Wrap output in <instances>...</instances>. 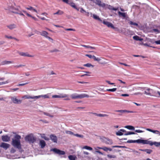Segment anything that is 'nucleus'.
<instances>
[{"instance_id":"f257e3e1","label":"nucleus","mask_w":160,"mask_h":160,"mask_svg":"<svg viewBox=\"0 0 160 160\" xmlns=\"http://www.w3.org/2000/svg\"><path fill=\"white\" fill-rule=\"evenodd\" d=\"M13 134H16L12 139V145L15 148L19 149L21 148V145L20 142L21 136L18 134H16V133L13 132Z\"/></svg>"},{"instance_id":"f03ea898","label":"nucleus","mask_w":160,"mask_h":160,"mask_svg":"<svg viewBox=\"0 0 160 160\" xmlns=\"http://www.w3.org/2000/svg\"><path fill=\"white\" fill-rule=\"evenodd\" d=\"M5 9L8 10L10 12L13 13L19 14L21 16H24L22 12L21 11L20 8L19 7L14 8L13 6L9 5L7 7L5 8Z\"/></svg>"},{"instance_id":"7ed1b4c3","label":"nucleus","mask_w":160,"mask_h":160,"mask_svg":"<svg viewBox=\"0 0 160 160\" xmlns=\"http://www.w3.org/2000/svg\"><path fill=\"white\" fill-rule=\"evenodd\" d=\"M70 97L72 99H76L78 98L81 99L85 97L89 98V96L88 95L85 93L78 94L75 93L71 94L70 95Z\"/></svg>"},{"instance_id":"20e7f679","label":"nucleus","mask_w":160,"mask_h":160,"mask_svg":"<svg viewBox=\"0 0 160 160\" xmlns=\"http://www.w3.org/2000/svg\"><path fill=\"white\" fill-rule=\"evenodd\" d=\"M25 139L26 142L32 143L35 142L36 140V138L34 137L32 134L26 136L25 138Z\"/></svg>"},{"instance_id":"39448f33","label":"nucleus","mask_w":160,"mask_h":160,"mask_svg":"<svg viewBox=\"0 0 160 160\" xmlns=\"http://www.w3.org/2000/svg\"><path fill=\"white\" fill-rule=\"evenodd\" d=\"M145 144H149L150 146L155 145L156 147H158L160 145V142H153L152 141L145 140Z\"/></svg>"},{"instance_id":"423d86ee","label":"nucleus","mask_w":160,"mask_h":160,"mask_svg":"<svg viewBox=\"0 0 160 160\" xmlns=\"http://www.w3.org/2000/svg\"><path fill=\"white\" fill-rule=\"evenodd\" d=\"M145 140H142L141 139H138L137 140H128L126 142L127 143H142L145 144Z\"/></svg>"},{"instance_id":"0eeeda50","label":"nucleus","mask_w":160,"mask_h":160,"mask_svg":"<svg viewBox=\"0 0 160 160\" xmlns=\"http://www.w3.org/2000/svg\"><path fill=\"white\" fill-rule=\"evenodd\" d=\"M144 93L147 95H148L151 96H154L156 94V93L155 92H153L152 89H151L150 88H148L146 90V91H144Z\"/></svg>"},{"instance_id":"6e6552de","label":"nucleus","mask_w":160,"mask_h":160,"mask_svg":"<svg viewBox=\"0 0 160 160\" xmlns=\"http://www.w3.org/2000/svg\"><path fill=\"white\" fill-rule=\"evenodd\" d=\"M12 101L15 104H20L22 102V100L17 99L16 97H10Z\"/></svg>"},{"instance_id":"1a4fd4ad","label":"nucleus","mask_w":160,"mask_h":160,"mask_svg":"<svg viewBox=\"0 0 160 160\" xmlns=\"http://www.w3.org/2000/svg\"><path fill=\"white\" fill-rule=\"evenodd\" d=\"M52 151L55 153L59 155H64L65 153L64 151H61L56 148H53L52 149Z\"/></svg>"},{"instance_id":"9d476101","label":"nucleus","mask_w":160,"mask_h":160,"mask_svg":"<svg viewBox=\"0 0 160 160\" xmlns=\"http://www.w3.org/2000/svg\"><path fill=\"white\" fill-rule=\"evenodd\" d=\"M96 4L98 5L100 7L104 8L105 7L106 4L103 2H102L100 0H94L93 1Z\"/></svg>"},{"instance_id":"9b49d317","label":"nucleus","mask_w":160,"mask_h":160,"mask_svg":"<svg viewBox=\"0 0 160 160\" xmlns=\"http://www.w3.org/2000/svg\"><path fill=\"white\" fill-rule=\"evenodd\" d=\"M68 95L67 94H61L60 95H54L52 96V98H63L68 97Z\"/></svg>"},{"instance_id":"f8f14e48","label":"nucleus","mask_w":160,"mask_h":160,"mask_svg":"<svg viewBox=\"0 0 160 160\" xmlns=\"http://www.w3.org/2000/svg\"><path fill=\"white\" fill-rule=\"evenodd\" d=\"M115 112H119L120 113L118 114L119 116H121L122 115V114L124 113H133V112L132 111H128L126 110H115Z\"/></svg>"},{"instance_id":"ddd939ff","label":"nucleus","mask_w":160,"mask_h":160,"mask_svg":"<svg viewBox=\"0 0 160 160\" xmlns=\"http://www.w3.org/2000/svg\"><path fill=\"white\" fill-rule=\"evenodd\" d=\"M50 139L54 142L57 143L58 141L57 137L54 134H51L50 135Z\"/></svg>"},{"instance_id":"4468645a","label":"nucleus","mask_w":160,"mask_h":160,"mask_svg":"<svg viewBox=\"0 0 160 160\" xmlns=\"http://www.w3.org/2000/svg\"><path fill=\"white\" fill-rule=\"evenodd\" d=\"M102 23L106 25L108 27H111L113 29L115 28V27L113 26V25L110 22H109L105 21L104 20L102 22Z\"/></svg>"},{"instance_id":"2eb2a0df","label":"nucleus","mask_w":160,"mask_h":160,"mask_svg":"<svg viewBox=\"0 0 160 160\" xmlns=\"http://www.w3.org/2000/svg\"><path fill=\"white\" fill-rule=\"evenodd\" d=\"M106 7L108 8V9H109L110 10L112 11V10H114L115 11H116L119 8L117 7V8H114L113 7L110 5H108V4H106Z\"/></svg>"},{"instance_id":"dca6fc26","label":"nucleus","mask_w":160,"mask_h":160,"mask_svg":"<svg viewBox=\"0 0 160 160\" xmlns=\"http://www.w3.org/2000/svg\"><path fill=\"white\" fill-rule=\"evenodd\" d=\"M2 139L3 142H8L10 140V137L8 135H3L2 136Z\"/></svg>"},{"instance_id":"f3484780","label":"nucleus","mask_w":160,"mask_h":160,"mask_svg":"<svg viewBox=\"0 0 160 160\" xmlns=\"http://www.w3.org/2000/svg\"><path fill=\"white\" fill-rule=\"evenodd\" d=\"M10 146L9 144L5 142H2L0 145V147L3 148L5 150L7 149Z\"/></svg>"},{"instance_id":"a211bd4d","label":"nucleus","mask_w":160,"mask_h":160,"mask_svg":"<svg viewBox=\"0 0 160 160\" xmlns=\"http://www.w3.org/2000/svg\"><path fill=\"white\" fill-rule=\"evenodd\" d=\"M103 142L107 144H111L113 143L112 140L108 138H105L103 139Z\"/></svg>"},{"instance_id":"6ab92c4d","label":"nucleus","mask_w":160,"mask_h":160,"mask_svg":"<svg viewBox=\"0 0 160 160\" xmlns=\"http://www.w3.org/2000/svg\"><path fill=\"white\" fill-rule=\"evenodd\" d=\"M40 145L42 148H43L46 146V144L45 141L42 140H40L39 143Z\"/></svg>"},{"instance_id":"aec40b11","label":"nucleus","mask_w":160,"mask_h":160,"mask_svg":"<svg viewBox=\"0 0 160 160\" xmlns=\"http://www.w3.org/2000/svg\"><path fill=\"white\" fill-rule=\"evenodd\" d=\"M7 27L11 30L16 28L17 25L14 24H11L7 26Z\"/></svg>"},{"instance_id":"412c9836","label":"nucleus","mask_w":160,"mask_h":160,"mask_svg":"<svg viewBox=\"0 0 160 160\" xmlns=\"http://www.w3.org/2000/svg\"><path fill=\"white\" fill-rule=\"evenodd\" d=\"M118 13L120 17L122 16L123 18H125L126 17V13L125 12H122L120 11H118Z\"/></svg>"},{"instance_id":"4be33fe9","label":"nucleus","mask_w":160,"mask_h":160,"mask_svg":"<svg viewBox=\"0 0 160 160\" xmlns=\"http://www.w3.org/2000/svg\"><path fill=\"white\" fill-rule=\"evenodd\" d=\"M24 97L26 99L31 98L33 99H36V98H38L37 97H36V96H32L28 95H25L24 96Z\"/></svg>"},{"instance_id":"5701e85b","label":"nucleus","mask_w":160,"mask_h":160,"mask_svg":"<svg viewBox=\"0 0 160 160\" xmlns=\"http://www.w3.org/2000/svg\"><path fill=\"white\" fill-rule=\"evenodd\" d=\"M93 114L97 116L100 117H107L108 116V115L105 114H98L95 113H94Z\"/></svg>"},{"instance_id":"b1692460","label":"nucleus","mask_w":160,"mask_h":160,"mask_svg":"<svg viewBox=\"0 0 160 160\" xmlns=\"http://www.w3.org/2000/svg\"><path fill=\"white\" fill-rule=\"evenodd\" d=\"M93 18L95 19L98 20L101 22H102V20L99 18V17L97 15L95 14H93Z\"/></svg>"},{"instance_id":"393cba45","label":"nucleus","mask_w":160,"mask_h":160,"mask_svg":"<svg viewBox=\"0 0 160 160\" xmlns=\"http://www.w3.org/2000/svg\"><path fill=\"white\" fill-rule=\"evenodd\" d=\"M40 33L41 35L43 36L45 38H46L48 34V32L45 31H42V32H40Z\"/></svg>"},{"instance_id":"a878e982","label":"nucleus","mask_w":160,"mask_h":160,"mask_svg":"<svg viewBox=\"0 0 160 160\" xmlns=\"http://www.w3.org/2000/svg\"><path fill=\"white\" fill-rule=\"evenodd\" d=\"M125 128L130 130H135V128L133 126L131 125H127L125 127Z\"/></svg>"},{"instance_id":"bb28decb","label":"nucleus","mask_w":160,"mask_h":160,"mask_svg":"<svg viewBox=\"0 0 160 160\" xmlns=\"http://www.w3.org/2000/svg\"><path fill=\"white\" fill-rule=\"evenodd\" d=\"M36 97H38L36 98V99L39 98L41 97H42L44 98H49L48 96L47 95H39L38 96H36Z\"/></svg>"},{"instance_id":"cd10ccee","label":"nucleus","mask_w":160,"mask_h":160,"mask_svg":"<svg viewBox=\"0 0 160 160\" xmlns=\"http://www.w3.org/2000/svg\"><path fill=\"white\" fill-rule=\"evenodd\" d=\"M22 12H23L25 14H26L28 16L31 17L32 18L35 20H36V18L35 17L32 16L31 15L27 13L26 11L23 10L22 11Z\"/></svg>"},{"instance_id":"c85d7f7f","label":"nucleus","mask_w":160,"mask_h":160,"mask_svg":"<svg viewBox=\"0 0 160 160\" xmlns=\"http://www.w3.org/2000/svg\"><path fill=\"white\" fill-rule=\"evenodd\" d=\"M19 54L22 56H28L29 57H31V56L29 54L27 53H25L23 52H20L19 53Z\"/></svg>"},{"instance_id":"c756f323","label":"nucleus","mask_w":160,"mask_h":160,"mask_svg":"<svg viewBox=\"0 0 160 160\" xmlns=\"http://www.w3.org/2000/svg\"><path fill=\"white\" fill-rule=\"evenodd\" d=\"M26 8L28 10H30V11H33L34 12H37V10L36 9H34L31 6H30L29 7H27V8Z\"/></svg>"},{"instance_id":"7c9ffc66","label":"nucleus","mask_w":160,"mask_h":160,"mask_svg":"<svg viewBox=\"0 0 160 160\" xmlns=\"http://www.w3.org/2000/svg\"><path fill=\"white\" fill-rule=\"evenodd\" d=\"M133 38L135 40L137 41H142V39L140 38V37L138 36H135L133 37Z\"/></svg>"},{"instance_id":"2f4dec72","label":"nucleus","mask_w":160,"mask_h":160,"mask_svg":"<svg viewBox=\"0 0 160 160\" xmlns=\"http://www.w3.org/2000/svg\"><path fill=\"white\" fill-rule=\"evenodd\" d=\"M63 12L60 10H58L57 12L56 13H53L54 15H61L63 13Z\"/></svg>"},{"instance_id":"473e14b6","label":"nucleus","mask_w":160,"mask_h":160,"mask_svg":"<svg viewBox=\"0 0 160 160\" xmlns=\"http://www.w3.org/2000/svg\"><path fill=\"white\" fill-rule=\"evenodd\" d=\"M68 158L70 160H76V157L72 155H70L68 156Z\"/></svg>"},{"instance_id":"72a5a7b5","label":"nucleus","mask_w":160,"mask_h":160,"mask_svg":"<svg viewBox=\"0 0 160 160\" xmlns=\"http://www.w3.org/2000/svg\"><path fill=\"white\" fill-rule=\"evenodd\" d=\"M82 149H85L89 150H92V148L91 147L87 146H84L82 148Z\"/></svg>"},{"instance_id":"f704fd0d","label":"nucleus","mask_w":160,"mask_h":160,"mask_svg":"<svg viewBox=\"0 0 160 160\" xmlns=\"http://www.w3.org/2000/svg\"><path fill=\"white\" fill-rule=\"evenodd\" d=\"M83 66L87 67H92V68H93L94 66L93 65H92L91 63H89L84 64Z\"/></svg>"},{"instance_id":"c9c22d12","label":"nucleus","mask_w":160,"mask_h":160,"mask_svg":"<svg viewBox=\"0 0 160 160\" xmlns=\"http://www.w3.org/2000/svg\"><path fill=\"white\" fill-rule=\"evenodd\" d=\"M136 133H135L134 132H127L126 133L124 134V135H128L131 134H135Z\"/></svg>"},{"instance_id":"e433bc0d","label":"nucleus","mask_w":160,"mask_h":160,"mask_svg":"<svg viewBox=\"0 0 160 160\" xmlns=\"http://www.w3.org/2000/svg\"><path fill=\"white\" fill-rule=\"evenodd\" d=\"M12 63V62L11 61H3L2 62L1 64L2 65H4V64L10 63Z\"/></svg>"},{"instance_id":"4c0bfd02","label":"nucleus","mask_w":160,"mask_h":160,"mask_svg":"<svg viewBox=\"0 0 160 160\" xmlns=\"http://www.w3.org/2000/svg\"><path fill=\"white\" fill-rule=\"evenodd\" d=\"M107 157L110 158H116V157L115 155H111L110 154H108L107 155Z\"/></svg>"},{"instance_id":"58836bf2","label":"nucleus","mask_w":160,"mask_h":160,"mask_svg":"<svg viewBox=\"0 0 160 160\" xmlns=\"http://www.w3.org/2000/svg\"><path fill=\"white\" fill-rule=\"evenodd\" d=\"M117 88H113L112 89H107L106 91L114 92L117 90Z\"/></svg>"},{"instance_id":"ea45409f","label":"nucleus","mask_w":160,"mask_h":160,"mask_svg":"<svg viewBox=\"0 0 160 160\" xmlns=\"http://www.w3.org/2000/svg\"><path fill=\"white\" fill-rule=\"evenodd\" d=\"M116 134L117 136H122V135H124V134H123L122 132H121V131H118L116 133Z\"/></svg>"},{"instance_id":"a19ab883","label":"nucleus","mask_w":160,"mask_h":160,"mask_svg":"<svg viewBox=\"0 0 160 160\" xmlns=\"http://www.w3.org/2000/svg\"><path fill=\"white\" fill-rule=\"evenodd\" d=\"M65 133L67 134H69L71 135H74V133L70 131L66 130L65 131Z\"/></svg>"},{"instance_id":"79ce46f5","label":"nucleus","mask_w":160,"mask_h":160,"mask_svg":"<svg viewBox=\"0 0 160 160\" xmlns=\"http://www.w3.org/2000/svg\"><path fill=\"white\" fill-rule=\"evenodd\" d=\"M68 4L70 5L71 7H73L74 8H75L76 6L75 5V3L73 2H70Z\"/></svg>"},{"instance_id":"37998d69","label":"nucleus","mask_w":160,"mask_h":160,"mask_svg":"<svg viewBox=\"0 0 160 160\" xmlns=\"http://www.w3.org/2000/svg\"><path fill=\"white\" fill-rule=\"evenodd\" d=\"M112 148H127V147L125 146H114L112 147Z\"/></svg>"},{"instance_id":"c03bdc74","label":"nucleus","mask_w":160,"mask_h":160,"mask_svg":"<svg viewBox=\"0 0 160 160\" xmlns=\"http://www.w3.org/2000/svg\"><path fill=\"white\" fill-rule=\"evenodd\" d=\"M129 23L130 25H133L134 26H138V23H135V22H133L132 21H130Z\"/></svg>"},{"instance_id":"a18cd8bd","label":"nucleus","mask_w":160,"mask_h":160,"mask_svg":"<svg viewBox=\"0 0 160 160\" xmlns=\"http://www.w3.org/2000/svg\"><path fill=\"white\" fill-rule=\"evenodd\" d=\"M43 113L46 116H49V117H50L51 118H52V117H53V115H50L49 113H48L44 112H43Z\"/></svg>"},{"instance_id":"49530a36","label":"nucleus","mask_w":160,"mask_h":160,"mask_svg":"<svg viewBox=\"0 0 160 160\" xmlns=\"http://www.w3.org/2000/svg\"><path fill=\"white\" fill-rule=\"evenodd\" d=\"M94 61H98V62L100 61H101V59L98 58H96L95 56L94 57Z\"/></svg>"},{"instance_id":"de8ad7c7","label":"nucleus","mask_w":160,"mask_h":160,"mask_svg":"<svg viewBox=\"0 0 160 160\" xmlns=\"http://www.w3.org/2000/svg\"><path fill=\"white\" fill-rule=\"evenodd\" d=\"M152 132L153 133H156L157 134H159V135H160V132L158 131V130H152V132Z\"/></svg>"},{"instance_id":"09e8293b","label":"nucleus","mask_w":160,"mask_h":160,"mask_svg":"<svg viewBox=\"0 0 160 160\" xmlns=\"http://www.w3.org/2000/svg\"><path fill=\"white\" fill-rule=\"evenodd\" d=\"M74 136H76V137H79V138H83L84 137V136L82 135H80V134H74Z\"/></svg>"},{"instance_id":"8fccbe9b","label":"nucleus","mask_w":160,"mask_h":160,"mask_svg":"<svg viewBox=\"0 0 160 160\" xmlns=\"http://www.w3.org/2000/svg\"><path fill=\"white\" fill-rule=\"evenodd\" d=\"M152 150L150 149H146V152L148 154H150L152 152Z\"/></svg>"},{"instance_id":"3c124183","label":"nucleus","mask_w":160,"mask_h":160,"mask_svg":"<svg viewBox=\"0 0 160 160\" xmlns=\"http://www.w3.org/2000/svg\"><path fill=\"white\" fill-rule=\"evenodd\" d=\"M86 56L88 57L89 58H92L94 59V57H95V56L94 55L92 56L90 54H86Z\"/></svg>"},{"instance_id":"603ef678","label":"nucleus","mask_w":160,"mask_h":160,"mask_svg":"<svg viewBox=\"0 0 160 160\" xmlns=\"http://www.w3.org/2000/svg\"><path fill=\"white\" fill-rule=\"evenodd\" d=\"M59 50H58L57 49H54L53 50H51L50 51V52H59Z\"/></svg>"},{"instance_id":"864d4df0","label":"nucleus","mask_w":160,"mask_h":160,"mask_svg":"<svg viewBox=\"0 0 160 160\" xmlns=\"http://www.w3.org/2000/svg\"><path fill=\"white\" fill-rule=\"evenodd\" d=\"M108 148L106 147H102V149L104 151L106 152H107L108 151Z\"/></svg>"},{"instance_id":"5fc2aeb1","label":"nucleus","mask_w":160,"mask_h":160,"mask_svg":"<svg viewBox=\"0 0 160 160\" xmlns=\"http://www.w3.org/2000/svg\"><path fill=\"white\" fill-rule=\"evenodd\" d=\"M135 132L137 133H141L143 132L144 131L140 130H136Z\"/></svg>"},{"instance_id":"6e6d98bb","label":"nucleus","mask_w":160,"mask_h":160,"mask_svg":"<svg viewBox=\"0 0 160 160\" xmlns=\"http://www.w3.org/2000/svg\"><path fill=\"white\" fill-rule=\"evenodd\" d=\"M8 83V82L7 81H6V82H0V85L5 84L6 83Z\"/></svg>"},{"instance_id":"4d7b16f0","label":"nucleus","mask_w":160,"mask_h":160,"mask_svg":"<svg viewBox=\"0 0 160 160\" xmlns=\"http://www.w3.org/2000/svg\"><path fill=\"white\" fill-rule=\"evenodd\" d=\"M41 137L42 138H44L46 140L48 141L49 140V139L47 137L45 136H44V137H43V136H42Z\"/></svg>"},{"instance_id":"13d9d810","label":"nucleus","mask_w":160,"mask_h":160,"mask_svg":"<svg viewBox=\"0 0 160 160\" xmlns=\"http://www.w3.org/2000/svg\"><path fill=\"white\" fill-rule=\"evenodd\" d=\"M28 82H26V83H22V84H18L17 86H23V85H25L27 84H28Z\"/></svg>"},{"instance_id":"bf43d9fd","label":"nucleus","mask_w":160,"mask_h":160,"mask_svg":"<svg viewBox=\"0 0 160 160\" xmlns=\"http://www.w3.org/2000/svg\"><path fill=\"white\" fill-rule=\"evenodd\" d=\"M5 37L7 38H9V39H12L13 38H14V37H12V36H8L7 35H6L5 36Z\"/></svg>"},{"instance_id":"052dcab7","label":"nucleus","mask_w":160,"mask_h":160,"mask_svg":"<svg viewBox=\"0 0 160 160\" xmlns=\"http://www.w3.org/2000/svg\"><path fill=\"white\" fill-rule=\"evenodd\" d=\"M155 43L157 44H160V40L155 41Z\"/></svg>"},{"instance_id":"680f3d73","label":"nucleus","mask_w":160,"mask_h":160,"mask_svg":"<svg viewBox=\"0 0 160 160\" xmlns=\"http://www.w3.org/2000/svg\"><path fill=\"white\" fill-rule=\"evenodd\" d=\"M121 96L123 97H128V96L129 95L127 94H121Z\"/></svg>"},{"instance_id":"e2e57ef3","label":"nucleus","mask_w":160,"mask_h":160,"mask_svg":"<svg viewBox=\"0 0 160 160\" xmlns=\"http://www.w3.org/2000/svg\"><path fill=\"white\" fill-rule=\"evenodd\" d=\"M153 31H154L155 32H157L158 33L159 32V31L157 29H156V28L153 29Z\"/></svg>"},{"instance_id":"0e129e2a","label":"nucleus","mask_w":160,"mask_h":160,"mask_svg":"<svg viewBox=\"0 0 160 160\" xmlns=\"http://www.w3.org/2000/svg\"><path fill=\"white\" fill-rule=\"evenodd\" d=\"M90 76V75H89L87 74H83L81 76V77H84V76Z\"/></svg>"},{"instance_id":"69168bd1","label":"nucleus","mask_w":160,"mask_h":160,"mask_svg":"<svg viewBox=\"0 0 160 160\" xmlns=\"http://www.w3.org/2000/svg\"><path fill=\"white\" fill-rule=\"evenodd\" d=\"M82 46L86 48H89V46L82 45Z\"/></svg>"},{"instance_id":"338daca9","label":"nucleus","mask_w":160,"mask_h":160,"mask_svg":"<svg viewBox=\"0 0 160 160\" xmlns=\"http://www.w3.org/2000/svg\"><path fill=\"white\" fill-rule=\"evenodd\" d=\"M46 38L48 39L49 40H51L52 41H53V39L51 38L50 37H49V36H47Z\"/></svg>"},{"instance_id":"774afa93","label":"nucleus","mask_w":160,"mask_h":160,"mask_svg":"<svg viewBox=\"0 0 160 160\" xmlns=\"http://www.w3.org/2000/svg\"><path fill=\"white\" fill-rule=\"evenodd\" d=\"M80 12H81L82 13H83V12H86L83 9V8H81V10H80Z\"/></svg>"}]
</instances>
